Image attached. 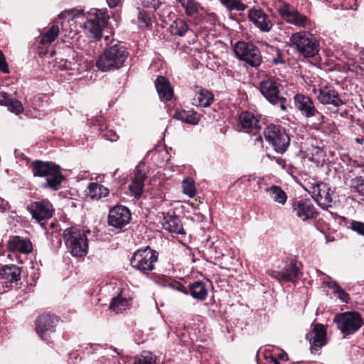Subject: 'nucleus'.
Listing matches in <instances>:
<instances>
[{
	"label": "nucleus",
	"instance_id": "f257e3e1",
	"mask_svg": "<svg viewBox=\"0 0 364 364\" xmlns=\"http://www.w3.org/2000/svg\"><path fill=\"white\" fill-rule=\"evenodd\" d=\"M129 56L125 46L121 43L112 41L99 56L96 65L102 72L122 68Z\"/></svg>",
	"mask_w": 364,
	"mask_h": 364
},
{
	"label": "nucleus",
	"instance_id": "f03ea898",
	"mask_svg": "<svg viewBox=\"0 0 364 364\" xmlns=\"http://www.w3.org/2000/svg\"><path fill=\"white\" fill-rule=\"evenodd\" d=\"M32 173L34 177L44 178L46 182L43 188H49L58 191L64 179L58 165L50 161L36 160L31 164Z\"/></svg>",
	"mask_w": 364,
	"mask_h": 364
},
{
	"label": "nucleus",
	"instance_id": "7ed1b4c3",
	"mask_svg": "<svg viewBox=\"0 0 364 364\" xmlns=\"http://www.w3.org/2000/svg\"><path fill=\"white\" fill-rule=\"evenodd\" d=\"M63 239L68 250L75 257H83L88 252L86 232L77 227H70L63 232Z\"/></svg>",
	"mask_w": 364,
	"mask_h": 364
},
{
	"label": "nucleus",
	"instance_id": "20e7f679",
	"mask_svg": "<svg viewBox=\"0 0 364 364\" xmlns=\"http://www.w3.org/2000/svg\"><path fill=\"white\" fill-rule=\"evenodd\" d=\"M282 85L278 79L269 77L259 83V91L265 99L273 105H279L282 111L287 110V99L282 96Z\"/></svg>",
	"mask_w": 364,
	"mask_h": 364
},
{
	"label": "nucleus",
	"instance_id": "39448f33",
	"mask_svg": "<svg viewBox=\"0 0 364 364\" xmlns=\"http://www.w3.org/2000/svg\"><path fill=\"white\" fill-rule=\"evenodd\" d=\"M290 41L297 52L305 58L315 56L318 52V43L316 38L305 31L291 35Z\"/></svg>",
	"mask_w": 364,
	"mask_h": 364
},
{
	"label": "nucleus",
	"instance_id": "423d86ee",
	"mask_svg": "<svg viewBox=\"0 0 364 364\" xmlns=\"http://www.w3.org/2000/svg\"><path fill=\"white\" fill-rule=\"evenodd\" d=\"M158 252L149 247L136 250L130 260L132 268L143 274H148L154 269V264L158 259Z\"/></svg>",
	"mask_w": 364,
	"mask_h": 364
},
{
	"label": "nucleus",
	"instance_id": "0eeeda50",
	"mask_svg": "<svg viewBox=\"0 0 364 364\" xmlns=\"http://www.w3.org/2000/svg\"><path fill=\"white\" fill-rule=\"evenodd\" d=\"M264 136L266 141L278 153H284L289 146L290 137L285 129L281 126L274 124L267 126L264 130Z\"/></svg>",
	"mask_w": 364,
	"mask_h": 364
},
{
	"label": "nucleus",
	"instance_id": "6e6552de",
	"mask_svg": "<svg viewBox=\"0 0 364 364\" xmlns=\"http://www.w3.org/2000/svg\"><path fill=\"white\" fill-rule=\"evenodd\" d=\"M334 322L344 337L355 333L363 324L360 314L355 311H346L338 314Z\"/></svg>",
	"mask_w": 364,
	"mask_h": 364
},
{
	"label": "nucleus",
	"instance_id": "1a4fd4ad",
	"mask_svg": "<svg viewBox=\"0 0 364 364\" xmlns=\"http://www.w3.org/2000/svg\"><path fill=\"white\" fill-rule=\"evenodd\" d=\"M236 56L253 68L258 67L262 60L260 51L252 43L245 41L237 42L234 48Z\"/></svg>",
	"mask_w": 364,
	"mask_h": 364
},
{
	"label": "nucleus",
	"instance_id": "9d476101",
	"mask_svg": "<svg viewBox=\"0 0 364 364\" xmlns=\"http://www.w3.org/2000/svg\"><path fill=\"white\" fill-rule=\"evenodd\" d=\"M277 10L281 17L289 23L299 28H307L311 25V21L307 16L288 4L279 6Z\"/></svg>",
	"mask_w": 364,
	"mask_h": 364
},
{
	"label": "nucleus",
	"instance_id": "9b49d317",
	"mask_svg": "<svg viewBox=\"0 0 364 364\" xmlns=\"http://www.w3.org/2000/svg\"><path fill=\"white\" fill-rule=\"evenodd\" d=\"M149 171V166L144 162L140 161L136 166L129 186V189L134 197H140L142 194Z\"/></svg>",
	"mask_w": 364,
	"mask_h": 364
},
{
	"label": "nucleus",
	"instance_id": "f8f14e48",
	"mask_svg": "<svg viewBox=\"0 0 364 364\" xmlns=\"http://www.w3.org/2000/svg\"><path fill=\"white\" fill-rule=\"evenodd\" d=\"M58 323V319L54 315L43 314L36 321V332L43 340L50 342Z\"/></svg>",
	"mask_w": 364,
	"mask_h": 364
},
{
	"label": "nucleus",
	"instance_id": "ddd939ff",
	"mask_svg": "<svg viewBox=\"0 0 364 364\" xmlns=\"http://www.w3.org/2000/svg\"><path fill=\"white\" fill-rule=\"evenodd\" d=\"M27 210L32 218L36 220L46 229L45 221L50 218L53 213L52 204L47 200L31 203L27 206Z\"/></svg>",
	"mask_w": 364,
	"mask_h": 364
},
{
	"label": "nucleus",
	"instance_id": "4468645a",
	"mask_svg": "<svg viewBox=\"0 0 364 364\" xmlns=\"http://www.w3.org/2000/svg\"><path fill=\"white\" fill-rule=\"evenodd\" d=\"M301 262L291 260L282 271L269 270L268 274L271 277L277 279L280 282H294L301 275Z\"/></svg>",
	"mask_w": 364,
	"mask_h": 364
},
{
	"label": "nucleus",
	"instance_id": "2eb2a0df",
	"mask_svg": "<svg viewBox=\"0 0 364 364\" xmlns=\"http://www.w3.org/2000/svg\"><path fill=\"white\" fill-rule=\"evenodd\" d=\"M295 108L306 118L318 115L321 118L320 124L323 122L324 117L317 110L312 99L303 94H297L294 97Z\"/></svg>",
	"mask_w": 364,
	"mask_h": 364
},
{
	"label": "nucleus",
	"instance_id": "dca6fc26",
	"mask_svg": "<svg viewBox=\"0 0 364 364\" xmlns=\"http://www.w3.org/2000/svg\"><path fill=\"white\" fill-rule=\"evenodd\" d=\"M130 219V210L124 205H117L109 210L108 224L115 228L122 229L129 224Z\"/></svg>",
	"mask_w": 364,
	"mask_h": 364
},
{
	"label": "nucleus",
	"instance_id": "f3484780",
	"mask_svg": "<svg viewBox=\"0 0 364 364\" xmlns=\"http://www.w3.org/2000/svg\"><path fill=\"white\" fill-rule=\"evenodd\" d=\"M21 269L20 267L14 264L0 265V283L6 288L13 287L14 284L20 280Z\"/></svg>",
	"mask_w": 364,
	"mask_h": 364
},
{
	"label": "nucleus",
	"instance_id": "a211bd4d",
	"mask_svg": "<svg viewBox=\"0 0 364 364\" xmlns=\"http://www.w3.org/2000/svg\"><path fill=\"white\" fill-rule=\"evenodd\" d=\"M239 124L244 132L255 134L262 129L261 115L251 112H242L239 115Z\"/></svg>",
	"mask_w": 364,
	"mask_h": 364
},
{
	"label": "nucleus",
	"instance_id": "6ab92c4d",
	"mask_svg": "<svg viewBox=\"0 0 364 364\" xmlns=\"http://www.w3.org/2000/svg\"><path fill=\"white\" fill-rule=\"evenodd\" d=\"M311 352L317 351L326 344V330L323 324H316L306 335Z\"/></svg>",
	"mask_w": 364,
	"mask_h": 364
},
{
	"label": "nucleus",
	"instance_id": "aec40b11",
	"mask_svg": "<svg viewBox=\"0 0 364 364\" xmlns=\"http://www.w3.org/2000/svg\"><path fill=\"white\" fill-rule=\"evenodd\" d=\"M248 17L256 27L262 32H269L273 24L269 17L259 7H253L249 11Z\"/></svg>",
	"mask_w": 364,
	"mask_h": 364
},
{
	"label": "nucleus",
	"instance_id": "412c9836",
	"mask_svg": "<svg viewBox=\"0 0 364 364\" xmlns=\"http://www.w3.org/2000/svg\"><path fill=\"white\" fill-rule=\"evenodd\" d=\"M292 209L294 214L304 221L314 218L316 215L315 208L309 200L301 199L294 201Z\"/></svg>",
	"mask_w": 364,
	"mask_h": 364
},
{
	"label": "nucleus",
	"instance_id": "4be33fe9",
	"mask_svg": "<svg viewBox=\"0 0 364 364\" xmlns=\"http://www.w3.org/2000/svg\"><path fill=\"white\" fill-rule=\"evenodd\" d=\"M317 95L318 100L323 105H331L338 107L344 105L338 92L331 87H322L318 89Z\"/></svg>",
	"mask_w": 364,
	"mask_h": 364
},
{
	"label": "nucleus",
	"instance_id": "5701e85b",
	"mask_svg": "<svg viewBox=\"0 0 364 364\" xmlns=\"http://www.w3.org/2000/svg\"><path fill=\"white\" fill-rule=\"evenodd\" d=\"M7 247L12 252L17 251L24 254H28L33 250L31 241L20 236H11L8 240Z\"/></svg>",
	"mask_w": 364,
	"mask_h": 364
},
{
	"label": "nucleus",
	"instance_id": "b1692460",
	"mask_svg": "<svg viewBox=\"0 0 364 364\" xmlns=\"http://www.w3.org/2000/svg\"><path fill=\"white\" fill-rule=\"evenodd\" d=\"M194 97L192 99V104L195 106L208 107L213 101V94L201 87H196L194 89Z\"/></svg>",
	"mask_w": 364,
	"mask_h": 364
},
{
	"label": "nucleus",
	"instance_id": "393cba45",
	"mask_svg": "<svg viewBox=\"0 0 364 364\" xmlns=\"http://www.w3.org/2000/svg\"><path fill=\"white\" fill-rule=\"evenodd\" d=\"M155 87L161 100L169 101L172 99L173 90L165 77L158 76L155 80Z\"/></svg>",
	"mask_w": 364,
	"mask_h": 364
},
{
	"label": "nucleus",
	"instance_id": "a878e982",
	"mask_svg": "<svg viewBox=\"0 0 364 364\" xmlns=\"http://www.w3.org/2000/svg\"><path fill=\"white\" fill-rule=\"evenodd\" d=\"M0 105L7 107L10 112L16 114H19L23 111L21 102L5 92H0Z\"/></svg>",
	"mask_w": 364,
	"mask_h": 364
},
{
	"label": "nucleus",
	"instance_id": "bb28decb",
	"mask_svg": "<svg viewBox=\"0 0 364 364\" xmlns=\"http://www.w3.org/2000/svg\"><path fill=\"white\" fill-rule=\"evenodd\" d=\"M189 293L193 298L204 301L208 295V288L203 282H194L189 285Z\"/></svg>",
	"mask_w": 364,
	"mask_h": 364
},
{
	"label": "nucleus",
	"instance_id": "cd10ccee",
	"mask_svg": "<svg viewBox=\"0 0 364 364\" xmlns=\"http://www.w3.org/2000/svg\"><path fill=\"white\" fill-rule=\"evenodd\" d=\"M269 198L276 203L284 205L287 200V196L285 191L278 186H272L265 189Z\"/></svg>",
	"mask_w": 364,
	"mask_h": 364
},
{
	"label": "nucleus",
	"instance_id": "c85d7f7f",
	"mask_svg": "<svg viewBox=\"0 0 364 364\" xmlns=\"http://www.w3.org/2000/svg\"><path fill=\"white\" fill-rule=\"evenodd\" d=\"M164 228L168 232L179 235H185L180 219L176 216L170 215L166 218L163 223Z\"/></svg>",
	"mask_w": 364,
	"mask_h": 364
},
{
	"label": "nucleus",
	"instance_id": "c756f323",
	"mask_svg": "<svg viewBox=\"0 0 364 364\" xmlns=\"http://www.w3.org/2000/svg\"><path fill=\"white\" fill-rule=\"evenodd\" d=\"M173 118L187 124L196 125L200 120V115L193 110H181L176 112L173 115Z\"/></svg>",
	"mask_w": 364,
	"mask_h": 364
},
{
	"label": "nucleus",
	"instance_id": "7c9ffc66",
	"mask_svg": "<svg viewBox=\"0 0 364 364\" xmlns=\"http://www.w3.org/2000/svg\"><path fill=\"white\" fill-rule=\"evenodd\" d=\"M84 29L87 35L92 38L101 36V26L97 19H88L84 23Z\"/></svg>",
	"mask_w": 364,
	"mask_h": 364
},
{
	"label": "nucleus",
	"instance_id": "2f4dec72",
	"mask_svg": "<svg viewBox=\"0 0 364 364\" xmlns=\"http://www.w3.org/2000/svg\"><path fill=\"white\" fill-rule=\"evenodd\" d=\"M130 304V301L126 298H122L121 295H118L112 299L109 309L117 313L122 312L125 310Z\"/></svg>",
	"mask_w": 364,
	"mask_h": 364
},
{
	"label": "nucleus",
	"instance_id": "473e14b6",
	"mask_svg": "<svg viewBox=\"0 0 364 364\" xmlns=\"http://www.w3.org/2000/svg\"><path fill=\"white\" fill-rule=\"evenodd\" d=\"M169 28L172 35L183 36L188 31V26L183 20L176 19L173 21Z\"/></svg>",
	"mask_w": 364,
	"mask_h": 364
},
{
	"label": "nucleus",
	"instance_id": "72a5a7b5",
	"mask_svg": "<svg viewBox=\"0 0 364 364\" xmlns=\"http://www.w3.org/2000/svg\"><path fill=\"white\" fill-rule=\"evenodd\" d=\"M333 195L334 191L327 183H325V190L321 191V196H317L316 202L319 205H327L333 201Z\"/></svg>",
	"mask_w": 364,
	"mask_h": 364
},
{
	"label": "nucleus",
	"instance_id": "f704fd0d",
	"mask_svg": "<svg viewBox=\"0 0 364 364\" xmlns=\"http://www.w3.org/2000/svg\"><path fill=\"white\" fill-rule=\"evenodd\" d=\"M59 33V27L53 23L48 31L45 33L41 40L42 44H47L53 42Z\"/></svg>",
	"mask_w": 364,
	"mask_h": 364
},
{
	"label": "nucleus",
	"instance_id": "c9c22d12",
	"mask_svg": "<svg viewBox=\"0 0 364 364\" xmlns=\"http://www.w3.org/2000/svg\"><path fill=\"white\" fill-rule=\"evenodd\" d=\"M133 364H156V357L150 351H143L139 357L134 358Z\"/></svg>",
	"mask_w": 364,
	"mask_h": 364
},
{
	"label": "nucleus",
	"instance_id": "e433bc0d",
	"mask_svg": "<svg viewBox=\"0 0 364 364\" xmlns=\"http://www.w3.org/2000/svg\"><path fill=\"white\" fill-rule=\"evenodd\" d=\"M182 188L183 193L186 194L190 198H193L196 195L195 183L192 178H186L183 181Z\"/></svg>",
	"mask_w": 364,
	"mask_h": 364
},
{
	"label": "nucleus",
	"instance_id": "4c0bfd02",
	"mask_svg": "<svg viewBox=\"0 0 364 364\" xmlns=\"http://www.w3.org/2000/svg\"><path fill=\"white\" fill-rule=\"evenodd\" d=\"M350 189L358 193L360 196H364V177L358 176L351 180Z\"/></svg>",
	"mask_w": 364,
	"mask_h": 364
},
{
	"label": "nucleus",
	"instance_id": "58836bf2",
	"mask_svg": "<svg viewBox=\"0 0 364 364\" xmlns=\"http://www.w3.org/2000/svg\"><path fill=\"white\" fill-rule=\"evenodd\" d=\"M221 2L230 10L244 11L246 8L240 0H221Z\"/></svg>",
	"mask_w": 364,
	"mask_h": 364
},
{
	"label": "nucleus",
	"instance_id": "ea45409f",
	"mask_svg": "<svg viewBox=\"0 0 364 364\" xmlns=\"http://www.w3.org/2000/svg\"><path fill=\"white\" fill-rule=\"evenodd\" d=\"M138 24L140 28H147L151 23V17L144 10L138 9Z\"/></svg>",
	"mask_w": 364,
	"mask_h": 364
},
{
	"label": "nucleus",
	"instance_id": "a19ab883",
	"mask_svg": "<svg viewBox=\"0 0 364 364\" xmlns=\"http://www.w3.org/2000/svg\"><path fill=\"white\" fill-rule=\"evenodd\" d=\"M309 192L312 194L313 198L316 201L317 196H321V191L325 190V183H313L310 185Z\"/></svg>",
	"mask_w": 364,
	"mask_h": 364
},
{
	"label": "nucleus",
	"instance_id": "79ce46f5",
	"mask_svg": "<svg viewBox=\"0 0 364 364\" xmlns=\"http://www.w3.org/2000/svg\"><path fill=\"white\" fill-rule=\"evenodd\" d=\"M100 185L97 183H90L88 186V195L92 199L100 198Z\"/></svg>",
	"mask_w": 364,
	"mask_h": 364
},
{
	"label": "nucleus",
	"instance_id": "37998d69",
	"mask_svg": "<svg viewBox=\"0 0 364 364\" xmlns=\"http://www.w3.org/2000/svg\"><path fill=\"white\" fill-rule=\"evenodd\" d=\"M348 228L359 235L364 237V223L356 220H351Z\"/></svg>",
	"mask_w": 364,
	"mask_h": 364
},
{
	"label": "nucleus",
	"instance_id": "c03bdc74",
	"mask_svg": "<svg viewBox=\"0 0 364 364\" xmlns=\"http://www.w3.org/2000/svg\"><path fill=\"white\" fill-rule=\"evenodd\" d=\"M188 16H192L198 12V5L193 0H189L183 6Z\"/></svg>",
	"mask_w": 364,
	"mask_h": 364
},
{
	"label": "nucleus",
	"instance_id": "a18cd8bd",
	"mask_svg": "<svg viewBox=\"0 0 364 364\" xmlns=\"http://www.w3.org/2000/svg\"><path fill=\"white\" fill-rule=\"evenodd\" d=\"M102 135L105 139L109 140L111 141H116L119 138L117 133L112 129L103 132L102 133Z\"/></svg>",
	"mask_w": 364,
	"mask_h": 364
},
{
	"label": "nucleus",
	"instance_id": "49530a36",
	"mask_svg": "<svg viewBox=\"0 0 364 364\" xmlns=\"http://www.w3.org/2000/svg\"><path fill=\"white\" fill-rule=\"evenodd\" d=\"M95 15L96 18L98 20H100L103 24H107L108 23L109 16L107 15L105 11L96 9L95 11Z\"/></svg>",
	"mask_w": 364,
	"mask_h": 364
},
{
	"label": "nucleus",
	"instance_id": "de8ad7c7",
	"mask_svg": "<svg viewBox=\"0 0 364 364\" xmlns=\"http://www.w3.org/2000/svg\"><path fill=\"white\" fill-rule=\"evenodd\" d=\"M141 4L145 7L153 8L156 10L161 5L159 0H141Z\"/></svg>",
	"mask_w": 364,
	"mask_h": 364
},
{
	"label": "nucleus",
	"instance_id": "09e8293b",
	"mask_svg": "<svg viewBox=\"0 0 364 364\" xmlns=\"http://www.w3.org/2000/svg\"><path fill=\"white\" fill-rule=\"evenodd\" d=\"M0 70L4 73H9L8 65L6 63L4 55L1 50H0Z\"/></svg>",
	"mask_w": 364,
	"mask_h": 364
},
{
	"label": "nucleus",
	"instance_id": "8fccbe9b",
	"mask_svg": "<svg viewBox=\"0 0 364 364\" xmlns=\"http://www.w3.org/2000/svg\"><path fill=\"white\" fill-rule=\"evenodd\" d=\"M324 284H326L336 294L338 293L339 289L341 288L340 285L334 281L324 282Z\"/></svg>",
	"mask_w": 364,
	"mask_h": 364
},
{
	"label": "nucleus",
	"instance_id": "3c124183",
	"mask_svg": "<svg viewBox=\"0 0 364 364\" xmlns=\"http://www.w3.org/2000/svg\"><path fill=\"white\" fill-rule=\"evenodd\" d=\"M338 294V298L343 301L348 303V300L350 299L348 294H347L344 289L341 288L339 289V291L336 293Z\"/></svg>",
	"mask_w": 364,
	"mask_h": 364
},
{
	"label": "nucleus",
	"instance_id": "603ef678",
	"mask_svg": "<svg viewBox=\"0 0 364 364\" xmlns=\"http://www.w3.org/2000/svg\"><path fill=\"white\" fill-rule=\"evenodd\" d=\"M109 8L117 7L121 2V0H106Z\"/></svg>",
	"mask_w": 364,
	"mask_h": 364
},
{
	"label": "nucleus",
	"instance_id": "864d4df0",
	"mask_svg": "<svg viewBox=\"0 0 364 364\" xmlns=\"http://www.w3.org/2000/svg\"><path fill=\"white\" fill-rule=\"evenodd\" d=\"M99 193H100V198L102 197H105L109 194V189L104 186L100 185V191Z\"/></svg>",
	"mask_w": 364,
	"mask_h": 364
},
{
	"label": "nucleus",
	"instance_id": "5fc2aeb1",
	"mask_svg": "<svg viewBox=\"0 0 364 364\" xmlns=\"http://www.w3.org/2000/svg\"><path fill=\"white\" fill-rule=\"evenodd\" d=\"M272 62L276 64V65H278L279 63H284V60L282 58V57L280 56V54L278 52V56L277 58H274L272 59Z\"/></svg>",
	"mask_w": 364,
	"mask_h": 364
},
{
	"label": "nucleus",
	"instance_id": "6e6d98bb",
	"mask_svg": "<svg viewBox=\"0 0 364 364\" xmlns=\"http://www.w3.org/2000/svg\"><path fill=\"white\" fill-rule=\"evenodd\" d=\"M1 208L4 210H6L9 208V204L8 202L6 201H4V200H2L1 202V204L0 205Z\"/></svg>",
	"mask_w": 364,
	"mask_h": 364
},
{
	"label": "nucleus",
	"instance_id": "4d7b16f0",
	"mask_svg": "<svg viewBox=\"0 0 364 364\" xmlns=\"http://www.w3.org/2000/svg\"><path fill=\"white\" fill-rule=\"evenodd\" d=\"M176 289L178 290V291H181L183 292H184L186 294H188V291L186 290V288L184 287V286L181 285V284H178L176 287Z\"/></svg>",
	"mask_w": 364,
	"mask_h": 364
},
{
	"label": "nucleus",
	"instance_id": "13d9d810",
	"mask_svg": "<svg viewBox=\"0 0 364 364\" xmlns=\"http://www.w3.org/2000/svg\"><path fill=\"white\" fill-rule=\"evenodd\" d=\"M277 162L278 164H279L280 166H282L283 168L285 166V161L282 159H278L277 160Z\"/></svg>",
	"mask_w": 364,
	"mask_h": 364
},
{
	"label": "nucleus",
	"instance_id": "bf43d9fd",
	"mask_svg": "<svg viewBox=\"0 0 364 364\" xmlns=\"http://www.w3.org/2000/svg\"><path fill=\"white\" fill-rule=\"evenodd\" d=\"M181 5L183 7L189 0H177Z\"/></svg>",
	"mask_w": 364,
	"mask_h": 364
},
{
	"label": "nucleus",
	"instance_id": "052dcab7",
	"mask_svg": "<svg viewBox=\"0 0 364 364\" xmlns=\"http://www.w3.org/2000/svg\"><path fill=\"white\" fill-rule=\"evenodd\" d=\"M364 139L363 138H358L357 137L355 139V141L358 143V144H363Z\"/></svg>",
	"mask_w": 364,
	"mask_h": 364
},
{
	"label": "nucleus",
	"instance_id": "680f3d73",
	"mask_svg": "<svg viewBox=\"0 0 364 364\" xmlns=\"http://www.w3.org/2000/svg\"><path fill=\"white\" fill-rule=\"evenodd\" d=\"M272 364H280L279 362L278 361V360L275 358H272V360H271Z\"/></svg>",
	"mask_w": 364,
	"mask_h": 364
},
{
	"label": "nucleus",
	"instance_id": "e2e57ef3",
	"mask_svg": "<svg viewBox=\"0 0 364 364\" xmlns=\"http://www.w3.org/2000/svg\"><path fill=\"white\" fill-rule=\"evenodd\" d=\"M113 350L117 353L118 355H122V350H118L116 348H113Z\"/></svg>",
	"mask_w": 364,
	"mask_h": 364
},
{
	"label": "nucleus",
	"instance_id": "0e129e2a",
	"mask_svg": "<svg viewBox=\"0 0 364 364\" xmlns=\"http://www.w3.org/2000/svg\"><path fill=\"white\" fill-rule=\"evenodd\" d=\"M285 357H287V354H284V353H280L279 355V359H284Z\"/></svg>",
	"mask_w": 364,
	"mask_h": 364
},
{
	"label": "nucleus",
	"instance_id": "69168bd1",
	"mask_svg": "<svg viewBox=\"0 0 364 364\" xmlns=\"http://www.w3.org/2000/svg\"><path fill=\"white\" fill-rule=\"evenodd\" d=\"M257 140H259V141H262V136H259L257 138Z\"/></svg>",
	"mask_w": 364,
	"mask_h": 364
},
{
	"label": "nucleus",
	"instance_id": "338daca9",
	"mask_svg": "<svg viewBox=\"0 0 364 364\" xmlns=\"http://www.w3.org/2000/svg\"><path fill=\"white\" fill-rule=\"evenodd\" d=\"M363 55H364V50L363 51Z\"/></svg>",
	"mask_w": 364,
	"mask_h": 364
}]
</instances>
